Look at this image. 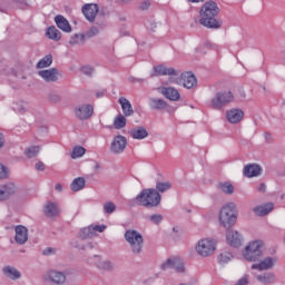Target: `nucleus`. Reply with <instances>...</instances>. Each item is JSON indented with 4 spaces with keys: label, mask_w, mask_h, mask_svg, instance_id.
I'll use <instances>...</instances> for the list:
<instances>
[{
    "label": "nucleus",
    "mask_w": 285,
    "mask_h": 285,
    "mask_svg": "<svg viewBox=\"0 0 285 285\" xmlns=\"http://www.w3.org/2000/svg\"><path fill=\"white\" fill-rule=\"evenodd\" d=\"M200 26L205 28H222V21L217 20V16L219 14V7L213 0L207 1L200 8Z\"/></svg>",
    "instance_id": "1"
},
{
    "label": "nucleus",
    "mask_w": 285,
    "mask_h": 285,
    "mask_svg": "<svg viewBox=\"0 0 285 285\" xmlns=\"http://www.w3.org/2000/svg\"><path fill=\"white\" fill-rule=\"evenodd\" d=\"M134 202L137 206L157 208L161 204V195L155 188H146L138 194Z\"/></svg>",
    "instance_id": "2"
},
{
    "label": "nucleus",
    "mask_w": 285,
    "mask_h": 285,
    "mask_svg": "<svg viewBox=\"0 0 285 285\" xmlns=\"http://www.w3.org/2000/svg\"><path fill=\"white\" fill-rule=\"evenodd\" d=\"M125 242L129 245V248L136 257H139L144 253V235L136 229H127L125 232Z\"/></svg>",
    "instance_id": "3"
},
{
    "label": "nucleus",
    "mask_w": 285,
    "mask_h": 285,
    "mask_svg": "<svg viewBox=\"0 0 285 285\" xmlns=\"http://www.w3.org/2000/svg\"><path fill=\"white\" fill-rule=\"evenodd\" d=\"M237 222V207L235 203L225 205L219 212V223L224 228H232Z\"/></svg>",
    "instance_id": "4"
},
{
    "label": "nucleus",
    "mask_w": 285,
    "mask_h": 285,
    "mask_svg": "<svg viewBox=\"0 0 285 285\" xmlns=\"http://www.w3.org/2000/svg\"><path fill=\"white\" fill-rule=\"evenodd\" d=\"M264 243L262 240H253L245 247L243 255L247 262H259L264 257L262 248Z\"/></svg>",
    "instance_id": "5"
},
{
    "label": "nucleus",
    "mask_w": 285,
    "mask_h": 285,
    "mask_svg": "<svg viewBox=\"0 0 285 285\" xmlns=\"http://www.w3.org/2000/svg\"><path fill=\"white\" fill-rule=\"evenodd\" d=\"M233 101H235V96L232 91H219L210 100V108L214 110H222L223 108H226L228 104H233Z\"/></svg>",
    "instance_id": "6"
},
{
    "label": "nucleus",
    "mask_w": 285,
    "mask_h": 285,
    "mask_svg": "<svg viewBox=\"0 0 285 285\" xmlns=\"http://www.w3.org/2000/svg\"><path fill=\"white\" fill-rule=\"evenodd\" d=\"M73 114L80 121H86L95 115V107L90 104L78 105L73 108Z\"/></svg>",
    "instance_id": "7"
},
{
    "label": "nucleus",
    "mask_w": 285,
    "mask_h": 285,
    "mask_svg": "<svg viewBox=\"0 0 285 285\" xmlns=\"http://www.w3.org/2000/svg\"><path fill=\"white\" fill-rule=\"evenodd\" d=\"M215 242L208 238L200 239L196 246V252L202 257H210L215 253Z\"/></svg>",
    "instance_id": "8"
},
{
    "label": "nucleus",
    "mask_w": 285,
    "mask_h": 285,
    "mask_svg": "<svg viewBox=\"0 0 285 285\" xmlns=\"http://www.w3.org/2000/svg\"><path fill=\"white\" fill-rule=\"evenodd\" d=\"M176 83H178V86H184V88L187 89L195 88V86H197V78L193 72L187 71L180 75V78L177 79Z\"/></svg>",
    "instance_id": "9"
},
{
    "label": "nucleus",
    "mask_w": 285,
    "mask_h": 285,
    "mask_svg": "<svg viewBox=\"0 0 285 285\" xmlns=\"http://www.w3.org/2000/svg\"><path fill=\"white\" fill-rule=\"evenodd\" d=\"M38 75L43 81H47V83L59 81V70L57 68L40 70L38 71Z\"/></svg>",
    "instance_id": "10"
},
{
    "label": "nucleus",
    "mask_w": 285,
    "mask_h": 285,
    "mask_svg": "<svg viewBox=\"0 0 285 285\" xmlns=\"http://www.w3.org/2000/svg\"><path fill=\"white\" fill-rule=\"evenodd\" d=\"M168 268H175L176 273H184V261L178 257L168 258L161 265L163 271H168Z\"/></svg>",
    "instance_id": "11"
},
{
    "label": "nucleus",
    "mask_w": 285,
    "mask_h": 285,
    "mask_svg": "<svg viewBox=\"0 0 285 285\" xmlns=\"http://www.w3.org/2000/svg\"><path fill=\"white\" fill-rule=\"evenodd\" d=\"M128 140L124 136H116L111 142V153L119 155V153H124L126 150V145Z\"/></svg>",
    "instance_id": "12"
},
{
    "label": "nucleus",
    "mask_w": 285,
    "mask_h": 285,
    "mask_svg": "<svg viewBox=\"0 0 285 285\" xmlns=\"http://www.w3.org/2000/svg\"><path fill=\"white\" fill-rule=\"evenodd\" d=\"M99 12V6L96 3L85 4L82 7V14L86 17L87 21H95Z\"/></svg>",
    "instance_id": "13"
},
{
    "label": "nucleus",
    "mask_w": 285,
    "mask_h": 285,
    "mask_svg": "<svg viewBox=\"0 0 285 285\" xmlns=\"http://www.w3.org/2000/svg\"><path fill=\"white\" fill-rule=\"evenodd\" d=\"M154 72H156V75L160 76V77H178L179 76V71L176 70L175 68H168L164 65H158L156 67H154Z\"/></svg>",
    "instance_id": "14"
},
{
    "label": "nucleus",
    "mask_w": 285,
    "mask_h": 285,
    "mask_svg": "<svg viewBox=\"0 0 285 285\" xmlns=\"http://www.w3.org/2000/svg\"><path fill=\"white\" fill-rule=\"evenodd\" d=\"M94 264L95 266H97V268H99V271H115V265L112 264V262L108 261V259H102L101 256H94Z\"/></svg>",
    "instance_id": "15"
},
{
    "label": "nucleus",
    "mask_w": 285,
    "mask_h": 285,
    "mask_svg": "<svg viewBox=\"0 0 285 285\" xmlns=\"http://www.w3.org/2000/svg\"><path fill=\"white\" fill-rule=\"evenodd\" d=\"M14 230H16L14 240L20 246H23V244H26V242H28V228L23 225H18V226H16Z\"/></svg>",
    "instance_id": "16"
},
{
    "label": "nucleus",
    "mask_w": 285,
    "mask_h": 285,
    "mask_svg": "<svg viewBox=\"0 0 285 285\" xmlns=\"http://www.w3.org/2000/svg\"><path fill=\"white\" fill-rule=\"evenodd\" d=\"M226 239L229 246H233L234 248H239V246H242V235L239 232H235L233 229L228 230Z\"/></svg>",
    "instance_id": "17"
},
{
    "label": "nucleus",
    "mask_w": 285,
    "mask_h": 285,
    "mask_svg": "<svg viewBox=\"0 0 285 285\" xmlns=\"http://www.w3.org/2000/svg\"><path fill=\"white\" fill-rule=\"evenodd\" d=\"M159 90L169 101H179L181 97L175 87H160Z\"/></svg>",
    "instance_id": "18"
},
{
    "label": "nucleus",
    "mask_w": 285,
    "mask_h": 285,
    "mask_svg": "<svg viewBox=\"0 0 285 285\" xmlns=\"http://www.w3.org/2000/svg\"><path fill=\"white\" fill-rule=\"evenodd\" d=\"M275 209V205L273 203L263 204L253 208V213L257 215V217H266L269 213H273Z\"/></svg>",
    "instance_id": "19"
},
{
    "label": "nucleus",
    "mask_w": 285,
    "mask_h": 285,
    "mask_svg": "<svg viewBox=\"0 0 285 285\" xmlns=\"http://www.w3.org/2000/svg\"><path fill=\"white\" fill-rule=\"evenodd\" d=\"M47 279H50V282L58 285L66 284V274H63V272L50 269L47 272Z\"/></svg>",
    "instance_id": "20"
},
{
    "label": "nucleus",
    "mask_w": 285,
    "mask_h": 285,
    "mask_svg": "<svg viewBox=\"0 0 285 285\" xmlns=\"http://www.w3.org/2000/svg\"><path fill=\"white\" fill-rule=\"evenodd\" d=\"M226 117L229 124H239L244 119V111L242 109H230L227 110Z\"/></svg>",
    "instance_id": "21"
},
{
    "label": "nucleus",
    "mask_w": 285,
    "mask_h": 285,
    "mask_svg": "<svg viewBox=\"0 0 285 285\" xmlns=\"http://www.w3.org/2000/svg\"><path fill=\"white\" fill-rule=\"evenodd\" d=\"M14 193H17V187L12 183L0 186V202L8 199V197H10V195H14Z\"/></svg>",
    "instance_id": "22"
},
{
    "label": "nucleus",
    "mask_w": 285,
    "mask_h": 285,
    "mask_svg": "<svg viewBox=\"0 0 285 285\" xmlns=\"http://www.w3.org/2000/svg\"><path fill=\"white\" fill-rule=\"evenodd\" d=\"M273 266H275V259H273L272 257H267V258H264L258 264H253L252 269L253 271H269V268H272Z\"/></svg>",
    "instance_id": "23"
},
{
    "label": "nucleus",
    "mask_w": 285,
    "mask_h": 285,
    "mask_svg": "<svg viewBox=\"0 0 285 285\" xmlns=\"http://www.w3.org/2000/svg\"><path fill=\"white\" fill-rule=\"evenodd\" d=\"M118 104H120L122 108L124 116L132 117V115H135V110L132 109V105L130 104V100L124 97H120L118 100Z\"/></svg>",
    "instance_id": "24"
},
{
    "label": "nucleus",
    "mask_w": 285,
    "mask_h": 285,
    "mask_svg": "<svg viewBox=\"0 0 285 285\" xmlns=\"http://www.w3.org/2000/svg\"><path fill=\"white\" fill-rule=\"evenodd\" d=\"M262 174V167L257 164L246 165L244 167L245 177H257Z\"/></svg>",
    "instance_id": "25"
},
{
    "label": "nucleus",
    "mask_w": 285,
    "mask_h": 285,
    "mask_svg": "<svg viewBox=\"0 0 285 285\" xmlns=\"http://www.w3.org/2000/svg\"><path fill=\"white\" fill-rule=\"evenodd\" d=\"M55 21L58 28L62 30V32H72L70 22H68V19H66L63 16H56Z\"/></svg>",
    "instance_id": "26"
},
{
    "label": "nucleus",
    "mask_w": 285,
    "mask_h": 285,
    "mask_svg": "<svg viewBox=\"0 0 285 285\" xmlns=\"http://www.w3.org/2000/svg\"><path fill=\"white\" fill-rule=\"evenodd\" d=\"M149 106L151 110H166V108H168V102L160 98H150Z\"/></svg>",
    "instance_id": "27"
},
{
    "label": "nucleus",
    "mask_w": 285,
    "mask_h": 285,
    "mask_svg": "<svg viewBox=\"0 0 285 285\" xmlns=\"http://www.w3.org/2000/svg\"><path fill=\"white\" fill-rule=\"evenodd\" d=\"M129 135L132 139H146V137H148V130L141 126L135 127L129 131Z\"/></svg>",
    "instance_id": "28"
},
{
    "label": "nucleus",
    "mask_w": 285,
    "mask_h": 285,
    "mask_svg": "<svg viewBox=\"0 0 285 285\" xmlns=\"http://www.w3.org/2000/svg\"><path fill=\"white\" fill-rule=\"evenodd\" d=\"M59 205L55 203H47L45 206V215L47 217H57L59 215Z\"/></svg>",
    "instance_id": "29"
},
{
    "label": "nucleus",
    "mask_w": 285,
    "mask_h": 285,
    "mask_svg": "<svg viewBox=\"0 0 285 285\" xmlns=\"http://www.w3.org/2000/svg\"><path fill=\"white\" fill-rule=\"evenodd\" d=\"M70 188L73 193H79V190H83V188H86V179L83 177H78L73 179Z\"/></svg>",
    "instance_id": "30"
},
{
    "label": "nucleus",
    "mask_w": 285,
    "mask_h": 285,
    "mask_svg": "<svg viewBox=\"0 0 285 285\" xmlns=\"http://www.w3.org/2000/svg\"><path fill=\"white\" fill-rule=\"evenodd\" d=\"M3 273L9 279H19V277H21V273L12 266L4 267Z\"/></svg>",
    "instance_id": "31"
},
{
    "label": "nucleus",
    "mask_w": 285,
    "mask_h": 285,
    "mask_svg": "<svg viewBox=\"0 0 285 285\" xmlns=\"http://www.w3.org/2000/svg\"><path fill=\"white\" fill-rule=\"evenodd\" d=\"M47 37L52 41H59L61 39V31L57 27L51 26L47 29Z\"/></svg>",
    "instance_id": "32"
},
{
    "label": "nucleus",
    "mask_w": 285,
    "mask_h": 285,
    "mask_svg": "<svg viewBox=\"0 0 285 285\" xmlns=\"http://www.w3.org/2000/svg\"><path fill=\"white\" fill-rule=\"evenodd\" d=\"M257 279L261 282V284H265V285L275 284V275L271 273L258 275Z\"/></svg>",
    "instance_id": "33"
},
{
    "label": "nucleus",
    "mask_w": 285,
    "mask_h": 285,
    "mask_svg": "<svg viewBox=\"0 0 285 285\" xmlns=\"http://www.w3.org/2000/svg\"><path fill=\"white\" fill-rule=\"evenodd\" d=\"M126 116L119 114L114 120V127L116 130H121V128H126Z\"/></svg>",
    "instance_id": "34"
},
{
    "label": "nucleus",
    "mask_w": 285,
    "mask_h": 285,
    "mask_svg": "<svg viewBox=\"0 0 285 285\" xmlns=\"http://www.w3.org/2000/svg\"><path fill=\"white\" fill-rule=\"evenodd\" d=\"M173 188V184L170 181H156V190L157 193H166Z\"/></svg>",
    "instance_id": "35"
},
{
    "label": "nucleus",
    "mask_w": 285,
    "mask_h": 285,
    "mask_svg": "<svg viewBox=\"0 0 285 285\" xmlns=\"http://www.w3.org/2000/svg\"><path fill=\"white\" fill-rule=\"evenodd\" d=\"M52 66V55L45 56L38 63L37 68H50Z\"/></svg>",
    "instance_id": "36"
},
{
    "label": "nucleus",
    "mask_w": 285,
    "mask_h": 285,
    "mask_svg": "<svg viewBox=\"0 0 285 285\" xmlns=\"http://www.w3.org/2000/svg\"><path fill=\"white\" fill-rule=\"evenodd\" d=\"M218 186L226 195H233V193H235V187H233V184L229 181L220 183Z\"/></svg>",
    "instance_id": "37"
},
{
    "label": "nucleus",
    "mask_w": 285,
    "mask_h": 285,
    "mask_svg": "<svg viewBox=\"0 0 285 285\" xmlns=\"http://www.w3.org/2000/svg\"><path fill=\"white\" fill-rule=\"evenodd\" d=\"M83 39H86V36L76 33L70 38L69 43L70 46H81V43H83Z\"/></svg>",
    "instance_id": "38"
},
{
    "label": "nucleus",
    "mask_w": 285,
    "mask_h": 285,
    "mask_svg": "<svg viewBox=\"0 0 285 285\" xmlns=\"http://www.w3.org/2000/svg\"><path fill=\"white\" fill-rule=\"evenodd\" d=\"M83 155H86V148L81 146H77L72 150L71 158L78 159L79 157H83Z\"/></svg>",
    "instance_id": "39"
},
{
    "label": "nucleus",
    "mask_w": 285,
    "mask_h": 285,
    "mask_svg": "<svg viewBox=\"0 0 285 285\" xmlns=\"http://www.w3.org/2000/svg\"><path fill=\"white\" fill-rule=\"evenodd\" d=\"M81 239H89L90 237H95V233L90 226L85 227L80 232Z\"/></svg>",
    "instance_id": "40"
},
{
    "label": "nucleus",
    "mask_w": 285,
    "mask_h": 285,
    "mask_svg": "<svg viewBox=\"0 0 285 285\" xmlns=\"http://www.w3.org/2000/svg\"><path fill=\"white\" fill-rule=\"evenodd\" d=\"M230 259H233V254L225 252L218 256V264H228Z\"/></svg>",
    "instance_id": "41"
},
{
    "label": "nucleus",
    "mask_w": 285,
    "mask_h": 285,
    "mask_svg": "<svg viewBox=\"0 0 285 285\" xmlns=\"http://www.w3.org/2000/svg\"><path fill=\"white\" fill-rule=\"evenodd\" d=\"M39 146H32L26 150V155L29 159H32V157H37L39 155Z\"/></svg>",
    "instance_id": "42"
},
{
    "label": "nucleus",
    "mask_w": 285,
    "mask_h": 285,
    "mask_svg": "<svg viewBox=\"0 0 285 285\" xmlns=\"http://www.w3.org/2000/svg\"><path fill=\"white\" fill-rule=\"evenodd\" d=\"M104 210L107 215H112L114 210H117V206L112 202H108L104 205Z\"/></svg>",
    "instance_id": "43"
},
{
    "label": "nucleus",
    "mask_w": 285,
    "mask_h": 285,
    "mask_svg": "<svg viewBox=\"0 0 285 285\" xmlns=\"http://www.w3.org/2000/svg\"><path fill=\"white\" fill-rule=\"evenodd\" d=\"M91 230L94 233V237L97 235V233H104L106 230V225H90Z\"/></svg>",
    "instance_id": "44"
},
{
    "label": "nucleus",
    "mask_w": 285,
    "mask_h": 285,
    "mask_svg": "<svg viewBox=\"0 0 285 285\" xmlns=\"http://www.w3.org/2000/svg\"><path fill=\"white\" fill-rule=\"evenodd\" d=\"M97 35H99V29H97V27H91V28L85 33V37H87V39H91V37H97Z\"/></svg>",
    "instance_id": "45"
},
{
    "label": "nucleus",
    "mask_w": 285,
    "mask_h": 285,
    "mask_svg": "<svg viewBox=\"0 0 285 285\" xmlns=\"http://www.w3.org/2000/svg\"><path fill=\"white\" fill-rule=\"evenodd\" d=\"M82 75H86L87 77H92L95 69L90 66H85L81 69Z\"/></svg>",
    "instance_id": "46"
},
{
    "label": "nucleus",
    "mask_w": 285,
    "mask_h": 285,
    "mask_svg": "<svg viewBox=\"0 0 285 285\" xmlns=\"http://www.w3.org/2000/svg\"><path fill=\"white\" fill-rule=\"evenodd\" d=\"M150 222L153 224H161V222H164V216H161V214H154L150 216Z\"/></svg>",
    "instance_id": "47"
},
{
    "label": "nucleus",
    "mask_w": 285,
    "mask_h": 285,
    "mask_svg": "<svg viewBox=\"0 0 285 285\" xmlns=\"http://www.w3.org/2000/svg\"><path fill=\"white\" fill-rule=\"evenodd\" d=\"M49 101L51 104H59V101H61V96H59L58 94H51L49 96Z\"/></svg>",
    "instance_id": "48"
},
{
    "label": "nucleus",
    "mask_w": 285,
    "mask_h": 285,
    "mask_svg": "<svg viewBox=\"0 0 285 285\" xmlns=\"http://www.w3.org/2000/svg\"><path fill=\"white\" fill-rule=\"evenodd\" d=\"M0 179H8V168L0 164Z\"/></svg>",
    "instance_id": "49"
},
{
    "label": "nucleus",
    "mask_w": 285,
    "mask_h": 285,
    "mask_svg": "<svg viewBox=\"0 0 285 285\" xmlns=\"http://www.w3.org/2000/svg\"><path fill=\"white\" fill-rule=\"evenodd\" d=\"M235 285H248V277L243 276L240 279L237 281Z\"/></svg>",
    "instance_id": "50"
},
{
    "label": "nucleus",
    "mask_w": 285,
    "mask_h": 285,
    "mask_svg": "<svg viewBox=\"0 0 285 285\" xmlns=\"http://www.w3.org/2000/svg\"><path fill=\"white\" fill-rule=\"evenodd\" d=\"M36 170H41V171L46 170V165L42 161H38L36 164Z\"/></svg>",
    "instance_id": "51"
},
{
    "label": "nucleus",
    "mask_w": 285,
    "mask_h": 285,
    "mask_svg": "<svg viewBox=\"0 0 285 285\" xmlns=\"http://www.w3.org/2000/svg\"><path fill=\"white\" fill-rule=\"evenodd\" d=\"M150 8V1H145L140 6V10H148Z\"/></svg>",
    "instance_id": "52"
},
{
    "label": "nucleus",
    "mask_w": 285,
    "mask_h": 285,
    "mask_svg": "<svg viewBox=\"0 0 285 285\" xmlns=\"http://www.w3.org/2000/svg\"><path fill=\"white\" fill-rule=\"evenodd\" d=\"M43 255H55V248L49 247L45 249Z\"/></svg>",
    "instance_id": "53"
},
{
    "label": "nucleus",
    "mask_w": 285,
    "mask_h": 285,
    "mask_svg": "<svg viewBox=\"0 0 285 285\" xmlns=\"http://www.w3.org/2000/svg\"><path fill=\"white\" fill-rule=\"evenodd\" d=\"M258 193H266V184L262 183L258 188H257Z\"/></svg>",
    "instance_id": "54"
},
{
    "label": "nucleus",
    "mask_w": 285,
    "mask_h": 285,
    "mask_svg": "<svg viewBox=\"0 0 285 285\" xmlns=\"http://www.w3.org/2000/svg\"><path fill=\"white\" fill-rule=\"evenodd\" d=\"M14 110H16L17 112H19L20 115H24V112H26V108L19 107V106L14 107Z\"/></svg>",
    "instance_id": "55"
},
{
    "label": "nucleus",
    "mask_w": 285,
    "mask_h": 285,
    "mask_svg": "<svg viewBox=\"0 0 285 285\" xmlns=\"http://www.w3.org/2000/svg\"><path fill=\"white\" fill-rule=\"evenodd\" d=\"M55 188L58 193H61L63 190V186H61V184H57Z\"/></svg>",
    "instance_id": "56"
},
{
    "label": "nucleus",
    "mask_w": 285,
    "mask_h": 285,
    "mask_svg": "<svg viewBox=\"0 0 285 285\" xmlns=\"http://www.w3.org/2000/svg\"><path fill=\"white\" fill-rule=\"evenodd\" d=\"M4 139L3 134H0V148H3Z\"/></svg>",
    "instance_id": "57"
},
{
    "label": "nucleus",
    "mask_w": 285,
    "mask_h": 285,
    "mask_svg": "<svg viewBox=\"0 0 285 285\" xmlns=\"http://www.w3.org/2000/svg\"><path fill=\"white\" fill-rule=\"evenodd\" d=\"M188 1H190L191 3H202V1L204 0H188Z\"/></svg>",
    "instance_id": "58"
},
{
    "label": "nucleus",
    "mask_w": 285,
    "mask_h": 285,
    "mask_svg": "<svg viewBox=\"0 0 285 285\" xmlns=\"http://www.w3.org/2000/svg\"><path fill=\"white\" fill-rule=\"evenodd\" d=\"M87 246H88L89 248H92V243H88Z\"/></svg>",
    "instance_id": "59"
},
{
    "label": "nucleus",
    "mask_w": 285,
    "mask_h": 285,
    "mask_svg": "<svg viewBox=\"0 0 285 285\" xmlns=\"http://www.w3.org/2000/svg\"><path fill=\"white\" fill-rule=\"evenodd\" d=\"M97 97H104V94H97Z\"/></svg>",
    "instance_id": "60"
},
{
    "label": "nucleus",
    "mask_w": 285,
    "mask_h": 285,
    "mask_svg": "<svg viewBox=\"0 0 285 285\" xmlns=\"http://www.w3.org/2000/svg\"><path fill=\"white\" fill-rule=\"evenodd\" d=\"M242 97H243V99H246V94H243Z\"/></svg>",
    "instance_id": "61"
},
{
    "label": "nucleus",
    "mask_w": 285,
    "mask_h": 285,
    "mask_svg": "<svg viewBox=\"0 0 285 285\" xmlns=\"http://www.w3.org/2000/svg\"><path fill=\"white\" fill-rule=\"evenodd\" d=\"M266 137H271V134H265Z\"/></svg>",
    "instance_id": "62"
},
{
    "label": "nucleus",
    "mask_w": 285,
    "mask_h": 285,
    "mask_svg": "<svg viewBox=\"0 0 285 285\" xmlns=\"http://www.w3.org/2000/svg\"><path fill=\"white\" fill-rule=\"evenodd\" d=\"M266 137H271V134H265Z\"/></svg>",
    "instance_id": "63"
}]
</instances>
